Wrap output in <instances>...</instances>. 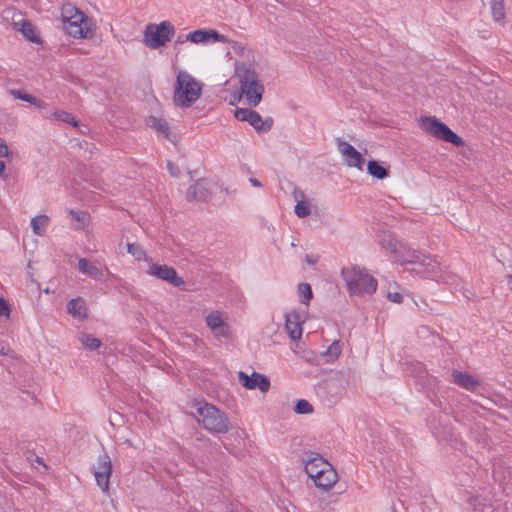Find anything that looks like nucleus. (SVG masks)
Returning <instances> with one entry per match:
<instances>
[{"mask_svg": "<svg viewBox=\"0 0 512 512\" xmlns=\"http://www.w3.org/2000/svg\"><path fill=\"white\" fill-rule=\"evenodd\" d=\"M386 298L389 301H391L393 303H397V304H400L403 302V296H402V294H400L398 292H387Z\"/></svg>", "mask_w": 512, "mask_h": 512, "instance_id": "nucleus-37", "label": "nucleus"}, {"mask_svg": "<svg viewBox=\"0 0 512 512\" xmlns=\"http://www.w3.org/2000/svg\"><path fill=\"white\" fill-rule=\"evenodd\" d=\"M249 182L254 187H261L262 186L261 182L259 180H257L256 178H250Z\"/></svg>", "mask_w": 512, "mask_h": 512, "instance_id": "nucleus-42", "label": "nucleus"}, {"mask_svg": "<svg viewBox=\"0 0 512 512\" xmlns=\"http://www.w3.org/2000/svg\"><path fill=\"white\" fill-rule=\"evenodd\" d=\"M493 20L500 25L505 24V0H491Z\"/></svg>", "mask_w": 512, "mask_h": 512, "instance_id": "nucleus-25", "label": "nucleus"}, {"mask_svg": "<svg viewBox=\"0 0 512 512\" xmlns=\"http://www.w3.org/2000/svg\"><path fill=\"white\" fill-rule=\"evenodd\" d=\"M146 273L149 276L155 277L159 280L165 281L174 287H182L185 282L181 276L178 275L177 271L166 264H161L152 259H146Z\"/></svg>", "mask_w": 512, "mask_h": 512, "instance_id": "nucleus-9", "label": "nucleus"}, {"mask_svg": "<svg viewBox=\"0 0 512 512\" xmlns=\"http://www.w3.org/2000/svg\"><path fill=\"white\" fill-rule=\"evenodd\" d=\"M10 154V150L8 146L0 140V157H8Z\"/></svg>", "mask_w": 512, "mask_h": 512, "instance_id": "nucleus-40", "label": "nucleus"}, {"mask_svg": "<svg viewBox=\"0 0 512 512\" xmlns=\"http://www.w3.org/2000/svg\"><path fill=\"white\" fill-rule=\"evenodd\" d=\"M297 414H310L313 412L312 405L305 399L299 400L294 408Z\"/></svg>", "mask_w": 512, "mask_h": 512, "instance_id": "nucleus-34", "label": "nucleus"}, {"mask_svg": "<svg viewBox=\"0 0 512 512\" xmlns=\"http://www.w3.org/2000/svg\"><path fill=\"white\" fill-rule=\"evenodd\" d=\"M299 196H300V197H303V196H304V195H303V192H302V191H300V190H297V189H296V190L294 191V197H295V199L297 200Z\"/></svg>", "mask_w": 512, "mask_h": 512, "instance_id": "nucleus-44", "label": "nucleus"}, {"mask_svg": "<svg viewBox=\"0 0 512 512\" xmlns=\"http://www.w3.org/2000/svg\"><path fill=\"white\" fill-rule=\"evenodd\" d=\"M67 312L75 319L83 321L87 318V303L84 298L77 297L67 303Z\"/></svg>", "mask_w": 512, "mask_h": 512, "instance_id": "nucleus-19", "label": "nucleus"}, {"mask_svg": "<svg viewBox=\"0 0 512 512\" xmlns=\"http://www.w3.org/2000/svg\"><path fill=\"white\" fill-rule=\"evenodd\" d=\"M509 282L512 283V275H509Z\"/></svg>", "mask_w": 512, "mask_h": 512, "instance_id": "nucleus-48", "label": "nucleus"}, {"mask_svg": "<svg viewBox=\"0 0 512 512\" xmlns=\"http://www.w3.org/2000/svg\"><path fill=\"white\" fill-rule=\"evenodd\" d=\"M175 33L174 26L169 21H163L158 25H148L144 33V43L152 49L164 46Z\"/></svg>", "mask_w": 512, "mask_h": 512, "instance_id": "nucleus-8", "label": "nucleus"}, {"mask_svg": "<svg viewBox=\"0 0 512 512\" xmlns=\"http://www.w3.org/2000/svg\"><path fill=\"white\" fill-rule=\"evenodd\" d=\"M341 353V346L338 341H334L327 351L323 354L327 357L326 362H333Z\"/></svg>", "mask_w": 512, "mask_h": 512, "instance_id": "nucleus-32", "label": "nucleus"}, {"mask_svg": "<svg viewBox=\"0 0 512 512\" xmlns=\"http://www.w3.org/2000/svg\"><path fill=\"white\" fill-rule=\"evenodd\" d=\"M205 322L215 337L228 338L230 336V327L224 321L220 311H218V310L211 311L205 317Z\"/></svg>", "mask_w": 512, "mask_h": 512, "instance_id": "nucleus-13", "label": "nucleus"}, {"mask_svg": "<svg viewBox=\"0 0 512 512\" xmlns=\"http://www.w3.org/2000/svg\"><path fill=\"white\" fill-rule=\"evenodd\" d=\"M63 28L66 33L76 39H92L96 32V24L84 12L72 4H65L61 9Z\"/></svg>", "mask_w": 512, "mask_h": 512, "instance_id": "nucleus-2", "label": "nucleus"}, {"mask_svg": "<svg viewBox=\"0 0 512 512\" xmlns=\"http://www.w3.org/2000/svg\"><path fill=\"white\" fill-rule=\"evenodd\" d=\"M202 83L186 71H179L174 88L173 100L176 106L189 107L201 96Z\"/></svg>", "mask_w": 512, "mask_h": 512, "instance_id": "nucleus-5", "label": "nucleus"}, {"mask_svg": "<svg viewBox=\"0 0 512 512\" xmlns=\"http://www.w3.org/2000/svg\"><path fill=\"white\" fill-rule=\"evenodd\" d=\"M185 41H189V39H186V35L178 36L176 39V44H183Z\"/></svg>", "mask_w": 512, "mask_h": 512, "instance_id": "nucleus-43", "label": "nucleus"}, {"mask_svg": "<svg viewBox=\"0 0 512 512\" xmlns=\"http://www.w3.org/2000/svg\"><path fill=\"white\" fill-rule=\"evenodd\" d=\"M112 465L109 456L104 453L98 457L97 465L94 467V477L97 485L103 492L109 489V478L111 475Z\"/></svg>", "mask_w": 512, "mask_h": 512, "instance_id": "nucleus-11", "label": "nucleus"}, {"mask_svg": "<svg viewBox=\"0 0 512 512\" xmlns=\"http://www.w3.org/2000/svg\"><path fill=\"white\" fill-rule=\"evenodd\" d=\"M9 93L15 98V99H20V100H23V101H26L38 108H45L47 106V104L38 99L37 97L31 95V94H28L22 90H18V89H11L9 91Z\"/></svg>", "mask_w": 512, "mask_h": 512, "instance_id": "nucleus-24", "label": "nucleus"}, {"mask_svg": "<svg viewBox=\"0 0 512 512\" xmlns=\"http://www.w3.org/2000/svg\"><path fill=\"white\" fill-rule=\"evenodd\" d=\"M257 132H268L273 126V119L271 117H267L266 119H262L261 115L253 110L251 114H249V118L247 121Z\"/></svg>", "mask_w": 512, "mask_h": 512, "instance_id": "nucleus-21", "label": "nucleus"}, {"mask_svg": "<svg viewBox=\"0 0 512 512\" xmlns=\"http://www.w3.org/2000/svg\"><path fill=\"white\" fill-rule=\"evenodd\" d=\"M210 196L208 183L201 179L188 188L186 197L188 200L205 201Z\"/></svg>", "mask_w": 512, "mask_h": 512, "instance_id": "nucleus-18", "label": "nucleus"}, {"mask_svg": "<svg viewBox=\"0 0 512 512\" xmlns=\"http://www.w3.org/2000/svg\"><path fill=\"white\" fill-rule=\"evenodd\" d=\"M341 274L351 296H370L377 290V279L365 268L356 265L345 267Z\"/></svg>", "mask_w": 512, "mask_h": 512, "instance_id": "nucleus-4", "label": "nucleus"}, {"mask_svg": "<svg viewBox=\"0 0 512 512\" xmlns=\"http://www.w3.org/2000/svg\"><path fill=\"white\" fill-rule=\"evenodd\" d=\"M127 251L138 261L143 260L146 262V259H152L151 257L146 256L145 250L137 243H129L127 245Z\"/></svg>", "mask_w": 512, "mask_h": 512, "instance_id": "nucleus-30", "label": "nucleus"}, {"mask_svg": "<svg viewBox=\"0 0 512 512\" xmlns=\"http://www.w3.org/2000/svg\"><path fill=\"white\" fill-rule=\"evenodd\" d=\"M79 341L83 346L90 350H95L100 347L101 342L98 338L90 334H82L79 336Z\"/></svg>", "mask_w": 512, "mask_h": 512, "instance_id": "nucleus-31", "label": "nucleus"}, {"mask_svg": "<svg viewBox=\"0 0 512 512\" xmlns=\"http://www.w3.org/2000/svg\"><path fill=\"white\" fill-rule=\"evenodd\" d=\"M49 218L46 215H38L31 220V226L34 234L38 236H43L46 232V227L48 225Z\"/></svg>", "mask_w": 512, "mask_h": 512, "instance_id": "nucleus-27", "label": "nucleus"}, {"mask_svg": "<svg viewBox=\"0 0 512 512\" xmlns=\"http://www.w3.org/2000/svg\"><path fill=\"white\" fill-rule=\"evenodd\" d=\"M302 463L309 478L313 481L319 474L328 470L332 465L320 454L312 451L305 452L302 456Z\"/></svg>", "mask_w": 512, "mask_h": 512, "instance_id": "nucleus-10", "label": "nucleus"}, {"mask_svg": "<svg viewBox=\"0 0 512 512\" xmlns=\"http://www.w3.org/2000/svg\"><path fill=\"white\" fill-rule=\"evenodd\" d=\"M298 293L301 303H307L313 297L311 286L308 283L299 284Z\"/></svg>", "mask_w": 512, "mask_h": 512, "instance_id": "nucleus-33", "label": "nucleus"}, {"mask_svg": "<svg viewBox=\"0 0 512 512\" xmlns=\"http://www.w3.org/2000/svg\"><path fill=\"white\" fill-rule=\"evenodd\" d=\"M381 245L383 248L394 252L396 254V260L401 265L411 266L407 268V270L416 275L447 284L455 282L456 276L450 272L444 271L440 263L431 255L411 248L397 249L396 243L392 238L384 239Z\"/></svg>", "mask_w": 512, "mask_h": 512, "instance_id": "nucleus-1", "label": "nucleus"}, {"mask_svg": "<svg viewBox=\"0 0 512 512\" xmlns=\"http://www.w3.org/2000/svg\"><path fill=\"white\" fill-rule=\"evenodd\" d=\"M452 378L454 383L467 390H474L479 386V381L469 373L453 371Z\"/></svg>", "mask_w": 512, "mask_h": 512, "instance_id": "nucleus-20", "label": "nucleus"}, {"mask_svg": "<svg viewBox=\"0 0 512 512\" xmlns=\"http://www.w3.org/2000/svg\"><path fill=\"white\" fill-rule=\"evenodd\" d=\"M35 462H37V463H38V464H40V465L45 466V465L43 464L42 460H41L39 457H36V458H35Z\"/></svg>", "mask_w": 512, "mask_h": 512, "instance_id": "nucleus-47", "label": "nucleus"}, {"mask_svg": "<svg viewBox=\"0 0 512 512\" xmlns=\"http://www.w3.org/2000/svg\"><path fill=\"white\" fill-rule=\"evenodd\" d=\"M167 169L170 172L171 176L178 177L180 174V170L176 167L171 161H167Z\"/></svg>", "mask_w": 512, "mask_h": 512, "instance_id": "nucleus-39", "label": "nucleus"}, {"mask_svg": "<svg viewBox=\"0 0 512 512\" xmlns=\"http://www.w3.org/2000/svg\"><path fill=\"white\" fill-rule=\"evenodd\" d=\"M71 215H72L75 219H77V220H79V219H80V217H79L78 213H76V212H74V211H71Z\"/></svg>", "mask_w": 512, "mask_h": 512, "instance_id": "nucleus-46", "label": "nucleus"}, {"mask_svg": "<svg viewBox=\"0 0 512 512\" xmlns=\"http://www.w3.org/2000/svg\"><path fill=\"white\" fill-rule=\"evenodd\" d=\"M253 110L249 108H237L234 112V116L239 121H248L249 114H251Z\"/></svg>", "mask_w": 512, "mask_h": 512, "instance_id": "nucleus-36", "label": "nucleus"}, {"mask_svg": "<svg viewBox=\"0 0 512 512\" xmlns=\"http://www.w3.org/2000/svg\"><path fill=\"white\" fill-rule=\"evenodd\" d=\"M192 415L199 425L211 434H226L231 423L223 411L206 401H195Z\"/></svg>", "mask_w": 512, "mask_h": 512, "instance_id": "nucleus-3", "label": "nucleus"}, {"mask_svg": "<svg viewBox=\"0 0 512 512\" xmlns=\"http://www.w3.org/2000/svg\"><path fill=\"white\" fill-rule=\"evenodd\" d=\"M294 211L299 218H304L310 214V206L304 201H297Z\"/></svg>", "mask_w": 512, "mask_h": 512, "instance_id": "nucleus-35", "label": "nucleus"}, {"mask_svg": "<svg viewBox=\"0 0 512 512\" xmlns=\"http://www.w3.org/2000/svg\"><path fill=\"white\" fill-rule=\"evenodd\" d=\"M147 124L153 128L156 132L159 134H162L165 138L168 137L169 134V127L167 122L162 119L155 116H151L147 120Z\"/></svg>", "mask_w": 512, "mask_h": 512, "instance_id": "nucleus-26", "label": "nucleus"}, {"mask_svg": "<svg viewBox=\"0 0 512 512\" xmlns=\"http://www.w3.org/2000/svg\"><path fill=\"white\" fill-rule=\"evenodd\" d=\"M14 26L27 40L34 43H38L40 41L35 26L28 20L21 19L19 22H14Z\"/></svg>", "mask_w": 512, "mask_h": 512, "instance_id": "nucleus-22", "label": "nucleus"}, {"mask_svg": "<svg viewBox=\"0 0 512 512\" xmlns=\"http://www.w3.org/2000/svg\"><path fill=\"white\" fill-rule=\"evenodd\" d=\"M10 309L4 298L0 297V316H8Z\"/></svg>", "mask_w": 512, "mask_h": 512, "instance_id": "nucleus-38", "label": "nucleus"}, {"mask_svg": "<svg viewBox=\"0 0 512 512\" xmlns=\"http://www.w3.org/2000/svg\"><path fill=\"white\" fill-rule=\"evenodd\" d=\"M285 326L289 336L299 339L302 335L301 317L298 312L291 310L285 314Z\"/></svg>", "mask_w": 512, "mask_h": 512, "instance_id": "nucleus-16", "label": "nucleus"}, {"mask_svg": "<svg viewBox=\"0 0 512 512\" xmlns=\"http://www.w3.org/2000/svg\"><path fill=\"white\" fill-rule=\"evenodd\" d=\"M240 89L250 107H256L262 100L264 86L254 69L246 67L236 68Z\"/></svg>", "mask_w": 512, "mask_h": 512, "instance_id": "nucleus-6", "label": "nucleus"}, {"mask_svg": "<svg viewBox=\"0 0 512 512\" xmlns=\"http://www.w3.org/2000/svg\"><path fill=\"white\" fill-rule=\"evenodd\" d=\"M5 170V163L3 161H0V175L4 172Z\"/></svg>", "mask_w": 512, "mask_h": 512, "instance_id": "nucleus-45", "label": "nucleus"}, {"mask_svg": "<svg viewBox=\"0 0 512 512\" xmlns=\"http://www.w3.org/2000/svg\"><path fill=\"white\" fill-rule=\"evenodd\" d=\"M338 481L337 471L333 466L329 467L328 470L324 471L322 474H319L316 479H314V485L322 490L329 491Z\"/></svg>", "mask_w": 512, "mask_h": 512, "instance_id": "nucleus-17", "label": "nucleus"}, {"mask_svg": "<svg viewBox=\"0 0 512 512\" xmlns=\"http://www.w3.org/2000/svg\"><path fill=\"white\" fill-rule=\"evenodd\" d=\"M305 260H306V262H307L309 265H314V264H316V263H317V261H318V257H317V256H315V255L307 254V255L305 256Z\"/></svg>", "mask_w": 512, "mask_h": 512, "instance_id": "nucleus-41", "label": "nucleus"}, {"mask_svg": "<svg viewBox=\"0 0 512 512\" xmlns=\"http://www.w3.org/2000/svg\"><path fill=\"white\" fill-rule=\"evenodd\" d=\"M420 127L434 137L451 143L455 146H462L463 140L454 133L447 125L436 118L424 116L420 118Z\"/></svg>", "mask_w": 512, "mask_h": 512, "instance_id": "nucleus-7", "label": "nucleus"}, {"mask_svg": "<svg viewBox=\"0 0 512 512\" xmlns=\"http://www.w3.org/2000/svg\"><path fill=\"white\" fill-rule=\"evenodd\" d=\"M186 39H189V41L196 43V44H206V43H209L210 41L221 42V43L227 42V38L223 34H219L215 30H204V29H198V30L188 33L186 35Z\"/></svg>", "mask_w": 512, "mask_h": 512, "instance_id": "nucleus-15", "label": "nucleus"}, {"mask_svg": "<svg viewBox=\"0 0 512 512\" xmlns=\"http://www.w3.org/2000/svg\"><path fill=\"white\" fill-rule=\"evenodd\" d=\"M79 271L94 280H104L103 272L95 265L90 263L86 258H81L78 261Z\"/></svg>", "mask_w": 512, "mask_h": 512, "instance_id": "nucleus-23", "label": "nucleus"}, {"mask_svg": "<svg viewBox=\"0 0 512 512\" xmlns=\"http://www.w3.org/2000/svg\"><path fill=\"white\" fill-rule=\"evenodd\" d=\"M337 146L345 163L349 167H355L360 171L363 170L365 160L359 151H357L351 144L341 139H337Z\"/></svg>", "mask_w": 512, "mask_h": 512, "instance_id": "nucleus-12", "label": "nucleus"}, {"mask_svg": "<svg viewBox=\"0 0 512 512\" xmlns=\"http://www.w3.org/2000/svg\"><path fill=\"white\" fill-rule=\"evenodd\" d=\"M51 118H53V119H55L57 121H61V122L70 124V125H72L74 127H77L79 125V123L75 119V117L71 113H69L67 111H64V110H55L52 113Z\"/></svg>", "mask_w": 512, "mask_h": 512, "instance_id": "nucleus-29", "label": "nucleus"}, {"mask_svg": "<svg viewBox=\"0 0 512 512\" xmlns=\"http://www.w3.org/2000/svg\"><path fill=\"white\" fill-rule=\"evenodd\" d=\"M367 171L370 175H372L373 177H375L377 179H385L389 175L387 168L380 165L375 160H371L368 162Z\"/></svg>", "mask_w": 512, "mask_h": 512, "instance_id": "nucleus-28", "label": "nucleus"}, {"mask_svg": "<svg viewBox=\"0 0 512 512\" xmlns=\"http://www.w3.org/2000/svg\"><path fill=\"white\" fill-rule=\"evenodd\" d=\"M238 379L240 383L249 390L258 388L261 392L265 393L270 389L269 379L265 375L257 372H253L249 376L243 371H240L238 372Z\"/></svg>", "mask_w": 512, "mask_h": 512, "instance_id": "nucleus-14", "label": "nucleus"}]
</instances>
